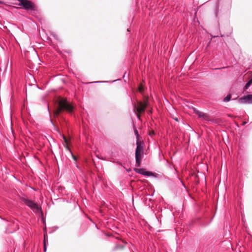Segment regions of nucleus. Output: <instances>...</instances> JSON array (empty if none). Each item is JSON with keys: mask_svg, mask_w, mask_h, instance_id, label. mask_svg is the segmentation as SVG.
Segmentation results:
<instances>
[{"mask_svg": "<svg viewBox=\"0 0 252 252\" xmlns=\"http://www.w3.org/2000/svg\"><path fill=\"white\" fill-rule=\"evenodd\" d=\"M73 106L71 105L66 99H62L59 101V107L56 111L55 114L58 115L62 110H66L68 112L72 113Z\"/></svg>", "mask_w": 252, "mask_h": 252, "instance_id": "obj_1", "label": "nucleus"}, {"mask_svg": "<svg viewBox=\"0 0 252 252\" xmlns=\"http://www.w3.org/2000/svg\"><path fill=\"white\" fill-rule=\"evenodd\" d=\"M137 147L135 151V161H136V165L137 166L139 167L141 164V160L142 158V154L143 151V146L139 144L138 142L136 143Z\"/></svg>", "mask_w": 252, "mask_h": 252, "instance_id": "obj_2", "label": "nucleus"}, {"mask_svg": "<svg viewBox=\"0 0 252 252\" xmlns=\"http://www.w3.org/2000/svg\"><path fill=\"white\" fill-rule=\"evenodd\" d=\"M20 200L32 210L37 211L40 210V208L39 207L38 204L32 200H30L25 197H21Z\"/></svg>", "mask_w": 252, "mask_h": 252, "instance_id": "obj_3", "label": "nucleus"}, {"mask_svg": "<svg viewBox=\"0 0 252 252\" xmlns=\"http://www.w3.org/2000/svg\"><path fill=\"white\" fill-rule=\"evenodd\" d=\"M19 1L18 6H22L24 9L26 10H34V4L31 1L28 0H18Z\"/></svg>", "mask_w": 252, "mask_h": 252, "instance_id": "obj_4", "label": "nucleus"}, {"mask_svg": "<svg viewBox=\"0 0 252 252\" xmlns=\"http://www.w3.org/2000/svg\"><path fill=\"white\" fill-rule=\"evenodd\" d=\"M147 105H148L147 102H145L144 103H143L141 101H138L137 102V107H136L135 104H134L133 106L134 111H135L136 110L137 112L139 113L144 112Z\"/></svg>", "mask_w": 252, "mask_h": 252, "instance_id": "obj_5", "label": "nucleus"}, {"mask_svg": "<svg viewBox=\"0 0 252 252\" xmlns=\"http://www.w3.org/2000/svg\"><path fill=\"white\" fill-rule=\"evenodd\" d=\"M240 104H252V94L244 95L238 99Z\"/></svg>", "mask_w": 252, "mask_h": 252, "instance_id": "obj_6", "label": "nucleus"}, {"mask_svg": "<svg viewBox=\"0 0 252 252\" xmlns=\"http://www.w3.org/2000/svg\"><path fill=\"white\" fill-rule=\"evenodd\" d=\"M192 110L194 113L198 115L199 118L204 120H207L208 119L209 117L206 113L201 112L194 107L192 108Z\"/></svg>", "mask_w": 252, "mask_h": 252, "instance_id": "obj_7", "label": "nucleus"}, {"mask_svg": "<svg viewBox=\"0 0 252 252\" xmlns=\"http://www.w3.org/2000/svg\"><path fill=\"white\" fill-rule=\"evenodd\" d=\"M134 170L136 173L140 174L142 175H145V173L146 172L145 169L143 168H134Z\"/></svg>", "mask_w": 252, "mask_h": 252, "instance_id": "obj_8", "label": "nucleus"}, {"mask_svg": "<svg viewBox=\"0 0 252 252\" xmlns=\"http://www.w3.org/2000/svg\"><path fill=\"white\" fill-rule=\"evenodd\" d=\"M231 97V94H228L227 96L223 99L224 102H228Z\"/></svg>", "mask_w": 252, "mask_h": 252, "instance_id": "obj_9", "label": "nucleus"}, {"mask_svg": "<svg viewBox=\"0 0 252 252\" xmlns=\"http://www.w3.org/2000/svg\"><path fill=\"white\" fill-rule=\"evenodd\" d=\"M145 173V176H155L154 174L150 171H146Z\"/></svg>", "mask_w": 252, "mask_h": 252, "instance_id": "obj_10", "label": "nucleus"}, {"mask_svg": "<svg viewBox=\"0 0 252 252\" xmlns=\"http://www.w3.org/2000/svg\"><path fill=\"white\" fill-rule=\"evenodd\" d=\"M138 91L141 94H143L144 92V88L142 85H140L138 87Z\"/></svg>", "mask_w": 252, "mask_h": 252, "instance_id": "obj_11", "label": "nucleus"}, {"mask_svg": "<svg viewBox=\"0 0 252 252\" xmlns=\"http://www.w3.org/2000/svg\"><path fill=\"white\" fill-rule=\"evenodd\" d=\"M67 144H66L65 145H64V147H65V148L68 151V152L70 153H72L71 152V149H70V148L67 146Z\"/></svg>", "mask_w": 252, "mask_h": 252, "instance_id": "obj_12", "label": "nucleus"}, {"mask_svg": "<svg viewBox=\"0 0 252 252\" xmlns=\"http://www.w3.org/2000/svg\"><path fill=\"white\" fill-rule=\"evenodd\" d=\"M47 250L46 243V239L45 236H44V251L46 252Z\"/></svg>", "mask_w": 252, "mask_h": 252, "instance_id": "obj_13", "label": "nucleus"}, {"mask_svg": "<svg viewBox=\"0 0 252 252\" xmlns=\"http://www.w3.org/2000/svg\"><path fill=\"white\" fill-rule=\"evenodd\" d=\"M16 226H15V227L14 228V230L13 231H9L8 230V229L7 228L6 229V232H9V233H12L13 232H14V231H15L18 228H17V224H15Z\"/></svg>", "mask_w": 252, "mask_h": 252, "instance_id": "obj_14", "label": "nucleus"}, {"mask_svg": "<svg viewBox=\"0 0 252 252\" xmlns=\"http://www.w3.org/2000/svg\"><path fill=\"white\" fill-rule=\"evenodd\" d=\"M124 246L121 245H117L115 248V249H123Z\"/></svg>", "mask_w": 252, "mask_h": 252, "instance_id": "obj_15", "label": "nucleus"}, {"mask_svg": "<svg viewBox=\"0 0 252 252\" xmlns=\"http://www.w3.org/2000/svg\"><path fill=\"white\" fill-rule=\"evenodd\" d=\"M251 84L247 82L245 86V89L247 90L249 88V87L250 86Z\"/></svg>", "mask_w": 252, "mask_h": 252, "instance_id": "obj_16", "label": "nucleus"}, {"mask_svg": "<svg viewBox=\"0 0 252 252\" xmlns=\"http://www.w3.org/2000/svg\"><path fill=\"white\" fill-rule=\"evenodd\" d=\"M71 155V157L75 161H77V158L72 153H70Z\"/></svg>", "mask_w": 252, "mask_h": 252, "instance_id": "obj_17", "label": "nucleus"}, {"mask_svg": "<svg viewBox=\"0 0 252 252\" xmlns=\"http://www.w3.org/2000/svg\"><path fill=\"white\" fill-rule=\"evenodd\" d=\"M63 141H64V142L65 144H67V139L66 138V137H65L64 136H63Z\"/></svg>", "mask_w": 252, "mask_h": 252, "instance_id": "obj_18", "label": "nucleus"}, {"mask_svg": "<svg viewBox=\"0 0 252 252\" xmlns=\"http://www.w3.org/2000/svg\"><path fill=\"white\" fill-rule=\"evenodd\" d=\"M134 133H135V134L136 135L137 137H138L139 135H138V131H137V130L136 129L134 130Z\"/></svg>", "mask_w": 252, "mask_h": 252, "instance_id": "obj_19", "label": "nucleus"}, {"mask_svg": "<svg viewBox=\"0 0 252 252\" xmlns=\"http://www.w3.org/2000/svg\"><path fill=\"white\" fill-rule=\"evenodd\" d=\"M248 82L251 85L252 84V78Z\"/></svg>", "mask_w": 252, "mask_h": 252, "instance_id": "obj_20", "label": "nucleus"}, {"mask_svg": "<svg viewBox=\"0 0 252 252\" xmlns=\"http://www.w3.org/2000/svg\"><path fill=\"white\" fill-rule=\"evenodd\" d=\"M173 119H174V120L175 121H176V122H178V118H174Z\"/></svg>", "mask_w": 252, "mask_h": 252, "instance_id": "obj_21", "label": "nucleus"}, {"mask_svg": "<svg viewBox=\"0 0 252 252\" xmlns=\"http://www.w3.org/2000/svg\"><path fill=\"white\" fill-rule=\"evenodd\" d=\"M103 81H97V82H95V83H103Z\"/></svg>", "mask_w": 252, "mask_h": 252, "instance_id": "obj_22", "label": "nucleus"}, {"mask_svg": "<svg viewBox=\"0 0 252 252\" xmlns=\"http://www.w3.org/2000/svg\"><path fill=\"white\" fill-rule=\"evenodd\" d=\"M137 118H138V119H139V118H140V116H139V115L137 114Z\"/></svg>", "mask_w": 252, "mask_h": 252, "instance_id": "obj_23", "label": "nucleus"}, {"mask_svg": "<svg viewBox=\"0 0 252 252\" xmlns=\"http://www.w3.org/2000/svg\"><path fill=\"white\" fill-rule=\"evenodd\" d=\"M154 134V132L153 131L152 132V133H150V135H151V134Z\"/></svg>", "mask_w": 252, "mask_h": 252, "instance_id": "obj_24", "label": "nucleus"}, {"mask_svg": "<svg viewBox=\"0 0 252 252\" xmlns=\"http://www.w3.org/2000/svg\"><path fill=\"white\" fill-rule=\"evenodd\" d=\"M154 134V132L153 131L152 132V133H150V135H151V134Z\"/></svg>", "mask_w": 252, "mask_h": 252, "instance_id": "obj_25", "label": "nucleus"}, {"mask_svg": "<svg viewBox=\"0 0 252 252\" xmlns=\"http://www.w3.org/2000/svg\"><path fill=\"white\" fill-rule=\"evenodd\" d=\"M154 134V132L153 131L152 132V133H150V135H151V134Z\"/></svg>", "mask_w": 252, "mask_h": 252, "instance_id": "obj_26", "label": "nucleus"}]
</instances>
